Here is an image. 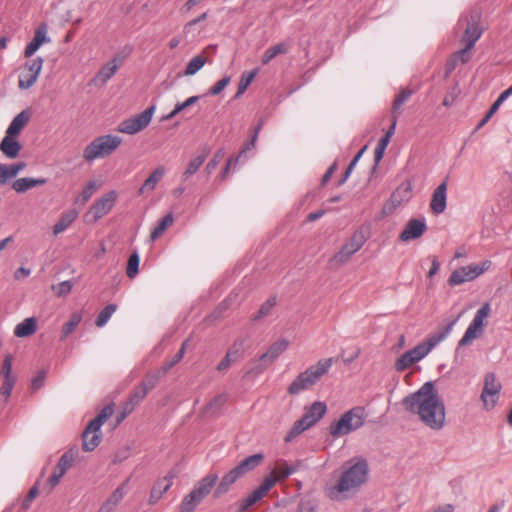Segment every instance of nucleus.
Returning a JSON list of instances; mask_svg holds the SVG:
<instances>
[{"instance_id":"864d4df0","label":"nucleus","mask_w":512,"mask_h":512,"mask_svg":"<svg viewBox=\"0 0 512 512\" xmlns=\"http://www.w3.org/2000/svg\"><path fill=\"white\" fill-rule=\"evenodd\" d=\"M128 482L129 479H127L120 486H118L107 500L109 502H112L115 506H117L125 495V487L127 486Z\"/></svg>"},{"instance_id":"f257e3e1","label":"nucleus","mask_w":512,"mask_h":512,"mask_svg":"<svg viewBox=\"0 0 512 512\" xmlns=\"http://www.w3.org/2000/svg\"><path fill=\"white\" fill-rule=\"evenodd\" d=\"M402 405L405 410L417 415L421 422L432 430H441L445 425V405L431 381L404 397Z\"/></svg>"},{"instance_id":"5fc2aeb1","label":"nucleus","mask_w":512,"mask_h":512,"mask_svg":"<svg viewBox=\"0 0 512 512\" xmlns=\"http://www.w3.org/2000/svg\"><path fill=\"white\" fill-rule=\"evenodd\" d=\"M230 81H231L230 76H224L222 79L217 81L214 86H212L209 89L208 94H210L212 96H216V95L220 94L227 87V85L230 83Z\"/></svg>"},{"instance_id":"7c9ffc66","label":"nucleus","mask_w":512,"mask_h":512,"mask_svg":"<svg viewBox=\"0 0 512 512\" xmlns=\"http://www.w3.org/2000/svg\"><path fill=\"white\" fill-rule=\"evenodd\" d=\"M254 147H255V145H252V144H251V140H250L249 142L245 143V145L243 146V148L241 149V151L239 152V154H238V155H236V156H231V157L228 159V161H227V163H226V165H225V168H224V170H223V172H222V174H221V179H222V180H224V179L226 178V176H227V174H228V172H229L230 168H231V167H234V168H235V167H236V165L239 163V161H240L242 158L246 159V153H247V151H249V150L253 149Z\"/></svg>"},{"instance_id":"a19ab883","label":"nucleus","mask_w":512,"mask_h":512,"mask_svg":"<svg viewBox=\"0 0 512 512\" xmlns=\"http://www.w3.org/2000/svg\"><path fill=\"white\" fill-rule=\"evenodd\" d=\"M206 63V58L202 55L193 57L187 64L184 74L192 76L196 74Z\"/></svg>"},{"instance_id":"f03ea898","label":"nucleus","mask_w":512,"mask_h":512,"mask_svg":"<svg viewBox=\"0 0 512 512\" xmlns=\"http://www.w3.org/2000/svg\"><path fill=\"white\" fill-rule=\"evenodd\" d=\"M346 465L338 482L325 488V493L331 500L341 501L352 497L368 479L369 466L365 458L352 459Z\"/></svg>"},{"instance_id":"e433bc0d","label":"nucleus","mask_w":512,"mask_h":512,"mask_svg":"<svg viewBox=\"0 0 512 512\" xmlns=\"http://www.w3.org/2000/svg\"><path fill=\"white\" fill-rule=\"evenodd\" d=\"M201 501L202 499L191 491L183 498L179 510L180 512H193Z\"/></svg>"},{"instance_id":"bf43d9fd","label":"nucleus","mask_w":512,"mask_h":512,"mask_svg":"<svg viewBox=\"0 0 512 512\" xmlns=\"http://www.w3.org/2000/svg\"><path fill=\"white\" fill-rule=\"evenodd\" d=\"M413 361L410 359V357L407 355L406 352H404L395 362V369L397 371H404L407 368H409L411 365H413Z\"/></svg>"},{"instance_id":"393cba45","label":"nucleus","mask_w":512,"mask_h":512,"mask_svg":"<svg viewBox=\"0 0 512 512\" xmlns=\"http://www.w3.org/2000/svg\"><path fill=\"white\" fill-rule=\"evenodd\" d=\"M263 459L264 455L262 453L250 455L243 459L237 466L234 467V469L238 475H240V477H243L245 474L258 467Z\"/></svg>"},{"instance_id":"774afa93","label":"nucleus","mask_w":512,"mask_h":512,"mask_svg":"<svg viewBox=\"0 0 512 512\" xmlns=\"http://www.w3.org/2000/svg\"><path fill=\"white\" fill-rule=\"evenodd\" d=\"M459 94V89L457 87H454L452 89V91H450L449 93H447V95L444 97L443 99V105L445 107H451L457 97V95Z\"/></svg>"},{"instance_id":"603ef678","label":"nucleus","mask_w":512,"mask_h":512,"mask_svg":"<svg viewBox=\"0 0 512 512\" xmlns=\"http://www.w3.org/2000/svg\"><path fill=\"white\" fill-rule=\"evenodd\" d=\"M12 361H13V356L11 354H7L4 357V360H3V363H2V366L0 369V375L3 378H16L12 374Z\"/></svg>"},{"instance_id":"c756f323","label":"nucleus","mask_w":512,"mask_h":512,"mask_svg":"<svg viewBox=\"0 0 512 512\" xmlns=\"http://www.w3.org/2000/svg\"><path fill=\"white\" fill-rule=\"evenodd\" d=\"M289 51V46L285 42L277 43L274 46L269 47L261 57V63L267 65L276 56L286 54Z\"/></svg>"},{"instance_id":"aec40b11","label":"nucleus","mask_w":512,"mask_h":512,"mask_svg":"<svg viewBox=\"0 0 512 512\" xmlns=\"http://www.w3.org/2000/svg\"><path fill=\"white\" fill-rule=\"evenodd\" d=\"M50 38L47 36L46 24H41L34 32L33 39L27 44L24 50V56L30 58L44 43H49Z\"/></svg>"},{"instance_id":"49530a36","label":"nucleus","mask_w":512,"mask_h":512,"mask_svg":"<svg viewBox=\"0 0 512 512\" xmlns=\"http://www.w3.org/2000/svg\"><path fill=\"white\" fill-rule=\"evenodd\" d=\"M309 429L304 425V423L299 419L297 420L291 429L286 434L284 441L285 442H291L294 438H296L298 435H300L305 430Z\"/></svg>"},{"instance_id":"3c124183","label":"nucleus","mask_w":512,"mask_h":512,"mask_svg":"<svg viewBox=\"0 0 512 512\" xmlns=\"http://www.w3.org/2000/svg\"><path fill=\"white\" fill-rule=\"evenodd\" d=\"M73 284L70 280L63 281L57 285H52L51 289L57 297H65L72 290Z\"/></svg>"},{"instance_id":"423d86ee","label":"nucleus","mask_w":512,"mask_h":512,"mask_svg":"<svg viewBox=\"0 0 512 512\" xmlns=\"http://www.w3.org/2000/svg\"><path fill=\"white\" fill-rule=\"evenodd\" d=\"M455 322L456 320L451 321L442 329L431 333L427 337L426 341L419 343L414 348L406 351L413 363L422 360L436 345L442 342L451 333Z\"/></svg>"},{"instance_id":"338daca9","label":"nucleus","mask_w":512,"mask_h":512,"mask_svg":"<svg viewBox=\"0 0 512 512\" xmlns=\"http://www.w3.org/2000/svg\"><path fill=\"white\" fill-rule=\"evenodd\" d=\"M102 425L103 423H100V420L95 417L89 422L83 432L85 434L99 433Z\"/></svg>"},{"instance_id":"4be33fe9","label":"nucleus","mask_w":512,"mask_h":512,"mask_svg":"<svg viewBox=\"0 0 512 512\" xmlns=\"http://www.w3.org/2000/svg\"><path fill=\"white\" fill-rule=\"evenodd\" d=\"M217 480L218 475L216 473H209L197 482L191 491L203 500L211 492Z\"/></svg>"},{"instance_id":"6e6d98bb","label":"nucleus","mask_w":512,"mask_h":512,"mask_svg":"<svg viewBox=\"0 0 512 512\" xmlns=\"http://www.w3.org/2000/svg\"><path fill=\"white\" fill-rule=\"evenodd\" d=\"M412 92L409 89L401 90L394 99L393 111L400 109V107L411 97Z\"/></svg>"},{"instance_id":"9d476101","label":"nucleus","mask_w":512,"mask_h":512,"mask_svg":"<svg viewBox=\"0 0 512 512\" xmlns=\"http://www.w3.org/2000/svg\"><path fill=\"white\" fill-rule=\"evenodd\" d=\"M154 110L155 106H150L143 112L122 121L118 126V131L129 135L140 132L149 125Z\"/></svg>"},{"instance_id":"2eb2a0df","label":"nucleus","mask_w":512,"mask_h":512,"mask_svg":"<svg viewBox=\"0 0 512 512\" xmlns=\"http://www.w3.org/2000/svg\"><path fill=\"white\" fill-rule=\"evenodd\" d=\"M274 485L275 479L265 478L262 484L257 489H255L248 497L241 501L239 511L245 512L252 505L261 500Z\"/></svg>"},{"instance_id":"f8f14e48","label":"nucleus","mask_w":512,"mask_h":512,"mask_svg":"<svg viewBox=\"0 0 512 512\" xmlns=\"http://www.w3.org/2000/svg\"><path fill=\"white\" fill-rule=\"evenodd\" d=\"M501 388L502 385L497 380L494 373H487L485 375L484 386L480 397L486 410L494 408L498 402Z\"/></svg>"},{"instance_id":"58836bf2","label":"nucleus","mask_w":512,"mask_h":512,"mask_svg":"<svg viewBox=\"0 0 512 512\" xmlns=\"http://www.w3.org/2000/svg\"><path fill=\"white\" fill-rule=\"evenodd\" d=\"M258 74V68H255L254 70L250 72H244L241 75V79L238 85V90L235 94V98H238L240 95H242L248 86L252 83L256 75Z\"/></svg>"},{"instance_id":"bb28decb","label":"nucleus","mask_w":512,"mask_h":512,"mask_svg":"<svg viewBox=\"0 0 512 512\" xmlns=\"http://www.w3.org/2000/svg\"><path fill=\"white\" fill-rule=\"evenodd\" d=\"M47 183V179L45 178H30L23 177L15 180L12 184V188L17 193H24L29 189L35 188L37 186H42Z\"/></svg>"},{"instance_id":"79ce46f5","label":"nucleus","mask_w":512,"mask_h":512,"mask_svg":"<svg viewBox=\"0 0 512 512\" xmlns=\"http://www.w3.org/2000/svg\"><path fill=\"white\" fill-rule=\"evenodd\" d=\"M83 444L82 449L86 452L93 451L100 443L101 437L99 433L82 434Z\"/></svg>"},{"instance_id":"09e8293b","label":"nucleus","mask_w":512,"mask_h":512,"mask_svg":"<svg viewBox=\"0 0 512 512\" xmlns=\"http://www.w3.org/2000/svg\"><path fill=\"white\" fill-rule=\"evenodd\" d=\"M16 378H3V383L0 387V397H3V401L6 403L15 385Z\"/></svg>"},{"instance_id":"f3484780","label":"nucleus","mask_w":512,"mask_h":512,"mask_svg":"<svg viewBox=\"0 0 512 512\" xmlns=\"http://www.w3.org/2000/svg\"><path fill=\"white\" fill-rule=\"evenodd\" d=\"M175 477L176 472L170 471L166 476L159 478L154 483L149 496L150 504L156 503L162 497V495L170 489Z\"/></svg>"},{"instance_id":"1a4fd4ad","label":"nucleus","mask_w":512,"mask_h":512,"mask_svg":"<svg viewBox=\"0 0 512 512\" xmlns=\"http://www.w3.org/2000/svg\"><path fill=\"white\" fill-rule=\"evenodd\" d=\"M43 63L44 60L42 57H36L25 62L21 66L20 73L18 76V87L20 89L26 90L31 88L35 84L41 73Z\"/></svg>"},{"instance_id":"69168bd1","label":"nucleus","mask_w":512,"mask_h":512,"mask_svg":"<svg viewBox=\"0 0 512 512\" xmlns=\"http://www.w3.org/2000/svg\"><path fill=\"white\" fill-rule=\"evenodd\" d=\"M114 411V404H108L106 405L100 413L96 416L97 419L100 420V423H105V421L113 414Z\"/></svg>"},{"instance_id":"a211bd4d","label":"nucleus","mask_w":512,"mask_h":512,"mask_svg":"<svg viewBox=\"0 0 512 512\" xmlns=\"http://www.w3.org/2000/svg\"><path fill=\"white\" fill-rule=\"evenodd\" d=\"M447 202V180H444L440 183L437 188L434 190L430 202L431 211L439 215L443 213L446 209Z\"/></svg>"},{"instance_id":"6e6552de","label":"nucleus","mask_w":512,"mask_h":512,"mask_svg":"<svg viewBox=\"0 0 512 512\" xmlns=\"http://www.w3.org/2000/svg\"><path fill=\"white\" fill-rule=\"evenodd\" d=\"M480 18L481 15L478 11H472L469 16L462 15L458 21V26L466 25L461 41L468 44V48H473L482 35Z\"/></svg>"},{"instance_id":"cd10ccee","label":"nucleus","mask_w":512,"mask_h":512,"mask_svg":"<svg viewBox=\"0 0 512 512\" xmlns=\"http://www.w3.org/2000/svg\"><path fill=\"white\" fill-rule=\"evenodd\" d=\"M297 471V468L293 465L287 464V462H279L277 463L275 469L272 472V475L266 477V479H275V484L279 481H283L288 478L290 475L294 474Z\"/></svg>"},{"instance_id":"a878e982","label":"nucleus","mask_w":512,"mask_h":512,"mask_svg":"<svg viewBox=\"0 0 512 512\" xmlns=\"http://www.w3.org/2000/svg\"><path fill=\"white\" fill-rule=\"evenodd\" d=\"M241 478L240 475H238V473L236 472V470L233 468L231 469L228 473H226L220 483L218 484V486L216 487L215 491H214V497L215 498H220L221 496H223L224 494H226L231 486L239 479Z\"/></svg>"},{"instance_id":"412c9836","label":"nucleus","mask_w":512,"mask_h":512,"mask_svg":"<svg viewBox=\"0 0 512 512\" xmlns=\"http://www.w3.org/2000/svg\"><path fill=\"white\" fill-rule=\"evenodd\" d=\"M22 145L18 136L10 135L5 132V136L0 142V151L8 159H15L19 156Z\"/></svg>"},{"instance_id":"c85d7f7f","label":"nucleus","mask_w":512,"mask_h":512,"mask_svg":"<svg viewBox=\"0 0 512 512\" xmlns=\"http://www.w3.org/2000/svg\"><path fill=\"white\" fill-rule=\"evenodd\" d=\"M37 329V321L34 317H29L20 322L14 329L17 337L23 338L32 335Z\"/></svg>"},{"instance_id":"ea45409f","label":"nucleus","mask_w":512,"mask_h":512,"mask_svg":"<svg viewBox=\"0 0 512 512\" xmlns=\"http://www.w3.org/2000/svg\"><path fill=\"white\" fill-rule=\"evenodd\" d=\"M98 189V185L95 181H89L86 186L82 189L80 195L76 198L75 203L84 205L92 197L95 191Z\"/></svg>"},{"instance_id":"20e7f679","label":"nucleus","mask_w":512,"mask_h":512,"mask_svg":"<svg viewBox=\"0 0 512 512\" xmlns=\"http://www.w3.org/2000/svg\"><path fill=\"white\" fill-rule=\"evenodd\" d=\"M365 412L361 406L351 408L329 426V433L333 438L347 435L364 425Z\"/></svg>"},{"instance_id":"f704fd0d","label":"nucleus","mask_w":512,"mask_h":512,"mask_svg":"<svg viewBox=\"0 0 512 512\" xmlns=\"http://www.w3.org/2000/svg\"><path fill=\"white\" fill-rule=\"evenodd\" d=\"M76 211H69L61 215L58 222L53 226V233L58 235L64 232L77 218Z\"/></svg>"},{"instance_id":"c03bdc74","label":"nucleus","mask_w":512,"mask_h":512,"mask_svg":"<svg viewBox=\"0 0 512 512\" xmlns=\"http://www.w3.org/2000/svg\"><path fill=\"white\" fill-rule=\"evenodd\" d=\"M117 306L115 304H108L98 314L95 324L97 327H103L111 318L113 313L116 311Z\"/></svg>"},{"instance_id":"39448f33","label":"nucleus","mask_w":512,"mask_h":512,"mask_svg":"<svg viewBox=\"0 0 512 512\" xmlns=\"http://www.w3.org/2000/svg\"><path fill=\"white\" fill-rule=\"evenodd\" d=\"M122 140L117 135H103L95 138L83 151V158L91 162L97 158H104L112 154L121 144Z\"/></svg>"},{"instance_id":"ddd939ff","label":"nucleus","mask_w":512,"mask_h":512,"mask_svg":"<svg viewBox=\"0 0 512 512\" xmlns=\"http://www.w3.org/2000/svg\"><path fill=\"white\" fill-rule=\"evenodd\" d=\"M118 194L115 190L105 193L101 198L93 203L90 207L88 215L93 221H97L105 216L114 207Z\"/></svg>"},{"instance_id":"6ab92c4d","label":"nucleus","mask_w":512,"mask_h":512,"mask_svg":"<svg viewBox=\"0 0 512 512\" xmlns=\"http://www.w3.org/2000/svg\"><path fill=\"white\" fill-rule=\"evenodd\" d=\"M326 411V404L316 401L306 410L300 420L306 427L311 428L325 415Z\"/></svg>"},{"instance_id":"5701e85b","label":"nucleus","mask_w":512,"mask_h":512,"mask_svg":"<svg viewBox=\"0 0 512 512\" xmlns=\"http://www.w3.org/2000/svg\"><path fill=\"white\" fill-rule=\"evenodd\" d=\"M166 173V169L164 166L160 165L156 169H154L148 178L144 181L143 185L138 190V195H143L148 192H152L158 182L164 177Z\"/></svg>"},{"instance_id":"13d9d810","label":"nucleus","mask_w":512,"mask_h":512,"mask_svg":"<svg viewBox=\"0 0 512 512\" xmlns=\"http://www.w3.org/2000/svg\"><path fill=\"white\" fill-rule=\"evenodd\" d=\"M224 156H225V150L223 148H221L215 152L212 159L206 165V170L209 174L212 173V171L214 169H216V167L218 166L220 161L224 158Z\"/></svg>"},{"instance_id":"c9c22d12","label":"nucleus","mask_w":512,"mask_h":512,"mask_svg":"<svg viewBox=\"0 0 512 512\" xmlns=\"http://www.w3.org/2000/svg\"><path fill=\"white\" fill-rule=\"evenodd\" d=\"M117 65L115 60L104 65L96 74L93 81L100 82L101 84H105L108 80H110L117 71Z\"/></svg>"},{"instance_id":"7ed1b4c3","label":"nucleus","mask_w":512,"mask_h":512,"mask_svg":"<svg viewBox=\"0 0 512 512\" xmlns=\"http://www.w3.org/2000/svg\"><path fill=\"white\" fill-rule=\"evenodd\" d=\"M335 359L330 357L319 360L315 365L308 367L300 373L289 385L287 392L290 395H298L315 385L323 375L328 373Z\"/></svg>"},{"instance_id":"e2e57ef3","label":"nucleus","mask_w":512,"mask_h":512,"mask_svg":"<svg viewBox=\"0 0 512 512\" xmlns=\"http://www.w3.org/2000/svg\"><path fill=\"white\" fill-rule=\"evenodd\" d=\"M39 493V489H38V486H37V483L29 490L27 496L25 497V499L23 500L22 502V508L23 509H28L32 503V501L36 498V496L38 495Z\"/></svg>"},{"instance_id":"0eeeda50","label":"nucleus","mask_w":512,"mask_h":512,"mask_svg":"<svg viewBox=\"0 0 512 512\" xmlns=\"http://www.w3.org/2000/svg\"><path fill=\"white\" fill-rule=\"evenodd\" d=\"M490 265L491 262L487 260L480 264H471L460 267L451 273L448 283L451 286H457L465 282L472 281L487 271Z\"/></svg>"},{"instance_id":"4d7b16f0","label":"nucleus","mask_w":512,"mask_h":512,"mask_svg":"<svg viewBox=\"0 0 512 512\" xmlns=\"http://www.w3.org/2000/svg\"><path fill=\"white\" fill-rule=\"evenodd\" d=\"M502 104L499 103L497 100L491 105L489 110L487 111L486 115L480 120V122L477 124L475 130H480L484 125L492 118V116L498 111Z\"/></svg>"},{"instance_id":"72a5a7b5","label":"nucleus","mask_w":512,"mask_h":512,"mask_svg":"<svg viewBox=\"0 0 512 512\" xmlns=\"http://www.w3.org/2000/svg\"><path fill=\"white\" fill-rule=\"evenodd\" d=\"M208 152L203 153L202 155H198L191 159L187 165V168L182 174V181H187L191 176H193L199 168L203 165L206 160Z\"/></svg>"},{"instance_id":"dca6fc26","label":"nucleus","mask_w":512,"mask_h":512,"mask_svg":"<svg viewBox=\"0 0 512 512\" xmlns=\"http://www.w3.org/2000/svg\"><path fill=\"white\" fill-rule=\"evenodd\" d=\"M288 347V341L285 339L279 340L273 343L267 352L263 353L259 357L261 364L259 365V371H263L268 364L274 362Z\"/></svg>"},{"instance_id":"37998d69","label":"nucleus","mask_w":512,"mask_h":512,"mask_svg":"<svg viewBox=\"0 0 512 512\" xmlns=\"http://www.w3.org/2000/svg\"><path fill=\"white\" fill-rule=\"evenodd\" d=\"M277 303V298L276 296H271L269 297L260 307L259 311L257 312L256 315L253 316L252 320L253 321H258L260 320L261 318L263 317H266L268 316L272 309L275 307Z\"/></svg>"},{"instance_id":"2f4dec72","label":"nucleus","mask_w":512,"mask_h":512,"mask_svg":"<svg viewBox=\"0 0 512 512\" xmlns=\"http://www.w3.org/2000/svg\"><path fill=\"white\" fill-rule=\"evenodd\" d=\"M81 321L82 312H73L70 316L69 321L66 322L61 329L60 340L64 341L72 332H74V330L80 324Z\"/></svg>"},{"instance_id":"8fccbe9b","label":"nucleus","mask_w":512,"mask_h":512,"mask_svg":"<svg viewBox=\"0 0 512 512\" xmlns=\"http://www.w3.org/2000/svg\"><path fill=\"white\" fill-rule=\"evenodd\" d=\"M187 342H188L187 340L184 341L182 343L179 351L173 356V358L163 365L162 370L164 373L167 372L168 370H170L174 365H176L178 362L181 361V359L183 358L185 351H186Z\"/></svg>"},{"instance_id":"9b49d317","label":"nucleus","mask_w":512,"mask_h":512,"mask_svg":"<svg viewBox=\"0 0 512 512\" xmlns=\"http://www.w3.org/2000/svg\"><path fill=\"white\" fill-rule=\"evenodd\" d=\"M365 242L366 237L364 233L362 231H356L341 247L340 251L333 256L331 262L337 265L345 264L354 253L362 248Z\"/></svg>"},{"instance_id":"a18cd8bd","label":"nucleus","mask_w":512,"mask_h":512,"mask_svg":"<svg viewBox=\"0 0 512 512\" xmlns=\"http://www.w3.org/2000/svg\"><path fill=\"white\" fill-rule=\"evenodd\" d=\"M140 257L138 252H133L128 259L126 274L127 277L133 279L139 272Z\"/></svg>"},{"instance_id":"b1692460","label":"nucleus","mask_w":512,"mask_h":512,"mask_svg":"<svg viewBox=\"0 0 512 512\" xmlns=\"http://www.w3.org/2000/svg\"><path fill=\"white\" fill-rule=\"evenodd\" d=\"M31 118V112L28 109L22 110L17 114L9 124L6 133L14 136H19L22 129L28 124Z\"/></svg>"},{"instance_id":"680f3d73","label":"nucleus","mask_w":512,"mask_h":512,"mask_svg":"<svg viewBox=\"0 0 512 512\" xmlns=\"http://www.w3.org/2000/svg\"><path fill=\"white\" fill-rule=\"evenodd\" d=\"M45 378H46V371L45 370L39 371L31 380V389L32 390L40 389L44 384Z\"/></svg>"},{"instance_id":"473e14b6","label":"nucleus","mask_w":512,"mask_h":512,"mask_svg":"<svg viewBox=\"0 0 512 512\" xmlns=\"http://www.w3.org/2000/svg\"><path fill=\"white\" fill-rule=\"evenodd\" d=\"M482 327L479 324L471 321L468 328L466 329L464 335L458 342V348L462 346H467L472 343L474 339H476L480 333L482 332Z\"/></svg>"},{"instance_id":"4468645a","label":"nucleus","mask_w":512,"mask_h":512,"mask_svg":"<svg viewBox=\"0 0 512 512\" xmlns=\"http://www.w3.org/2000/svg\"><path fill=\"white\" fill-rule=\"evenodd\" d=\"M427 230V224L424 218L410 219L403 231L399 235L402 242H409L411 240L420 238Z\"/></svg>"},{"instance_id":"052dcab7","label":"nucleus","mask_w":512,"mask_h":512,"mask_svg":"<svg viewBox=\"0 0 512 512\" xmlns=\"http://www.w3.org/2000/svg\"><path fill=\"white\" fill-rule=\"evenodd\" d=\"M74 462V455L71 452H65L59 459L57 466L67 472Z\"/></svg>"},{"instance_id":"de8ad7c7","label":"nucleus","mask_w":512,"mask_h":512,"mask_svg":"<svg viewBox=\"0 0 512 512\" xmlns=\"http://www.w3.org/2000/svg\"><path fill=\"white\" fill-rule=\"evenodd\" d=\"M491 311V307L489 303H484L476 312L473 322L479 324L482 328L484 327V321L487 319Z\"/></svg>"},{"instance_id":"4c0bfd02","label":"nucleus","mask_w":512,"mask_h":512,"mask_svg":"<svg viewBox=\"0 0 512 512\" xmlns=\"http://www.w3.org/2000/svg\"><path fill=\"white\" fill-rule=\"evenodd\" d=\"M174 219L171 213L165 215L157 224V226L152 230L150 234L151 240H156L160 237L164 231L173 223Z\"/></svg>"},{"instance_id":"0e129e2a","label":"nucleus","mask_w":512,"mask_h":512,"mask_svg":"<svg viewBox=\"0 0 512 512\" xmlns=\"http://www.w3.org/2000/svg\"><path fill=\"white\" fill-rule=\"evenodd\" d=\"M145 390L146 389H143L140 386L136 387L130 395L129 400L138 405L147 395Z\"/></svg>"}]
</instances>
